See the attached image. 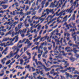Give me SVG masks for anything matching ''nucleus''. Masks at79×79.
Masks as SVG:
<instances>
[{"mask_svg": "<svg viewBox=\"0 0 79 79\" xmlns=\"http://www.w3.org/2000/svg\"><path fill=\"white\" fill-rule=\"evenodd\" d=\"M60 76L61 77V79H65V78L64 77L62 76L61 75H60Z\"/></svg>", "mask_w": 79, "mask_h": 79, "instance_id": "62", "label": "nucleus"}, {"mask_svg": "<svg viewBox=\"0 0 79 79\" xmlns=\"http://www.w3.org/2000/svg\"><path fill=\"white\" fill-rule=\"evenodd\" d=\"M4 28L5 27L2 26H1V27H0V35L1 34V32H1V31L3 32H6V29H4Z\"/></svg>", "mask_w": 79, "mask_h": 79, "instance_id": "6", "label": "nucleus"}, {"mask_svg": "<svg viewBox=\"0 0 79 79\" xmlns=\"http://www.w3.org/2000/svg\"><path fill=\"white\" fill-rule=\"evenodd\" d=\"M8 50V47H6L5 49V50L3 51L2 53V54H3V53H5V52H6V51Z\"/></svg>", "mask_w": 79, "mask_h": 79, "instance_id": "35", "label": "nucleus"}, {"mask_svg": "<svg viewBox=\"0 0 79 79\" xmlns=\"http://www.w3.org/2000/svg\"><path fill=\"white\" fill-rule=\"evenodd\" d=\"M68 17V15H66L64 17L63 19V20H64L65 21H66L67 20H68V19H67V17Z\"/></svg>", "mask_w": 79, "mask_h": 79, "instance_id": "29", "label": "nucleus"}, {"mask_svg": "<svg viewBox=\"0 0 79 79\" xmlns=\"http://www.w3.org/2000/svg\"><path fill=\"white\" fill-rule=\"evenodd\" d=\"M73 73L75 74H79V72H77V71L76 70H75L74 72Z\"/></svg>", "mask_w": 79, "mask_h": 79, "instance_id": "41", "label": "nucleus"}, {"mask_svg": "<svg viewBox=\"0 0 79 79\" xmlns=\"http://www.w3.org/2000/svg\"><path fill=\"white\" fill-rule=\"evenodd\" d=\"M65 74L66 75V76L67 77V78L69 77V74L67 72L65 73Z\"/></svg>", "mask_w": 79, "mask_h": 79, "instance_id": "60", "label": "nucleus"}, {"mask_svg": "<svg viewBox=\"0 0 79 79\" xmlns=\"http://www.w3.org/2000/svg\"><path fill=\"white\" fill-rule=\"evenodd\" d=\"M23 23H20L18 25V29H21V27H22V26L23 25Z\"/></svg>", "mask_w": 79, "mask_h": 79, "instance_id": "14", "label": "nucleus"}, {"mask_svg": "<svg viewBox=\"0 0 79 79\" xmlns=\"http://www.w3.org/2000/svg\"><path fill=\"white\" fill-rule=\"evenodd\" d=\"M2 7H3V9H6V8H7L8 6V5H2Z\"/></svg>", "mask_w": 79, "mask_h": 79, "instance_id": "26", "label": "nucleus"}, {"mask_svg": "<svg viewBox=\"0 0 79 79\" xmlns=\"http://www.w3.org/2000/svg\"><path fill=\"white\" fill-rule=\"evenodd\" d=\"M75 56L77 57V58H79V55L77 54H76Z\"/></svg>", "mask_w": 79, "mask_h": 79, "instance_id": "51", "label": "nucleus"}, {"mask_svg": "<svg viewBox=\"0 0 79 79\" xmlns=\"http://www.w3.org/2000/svg\"><path fill=\"white\" fill-rule=\"evenodd\" d=\"M33 61H35L36 65H38V62H37V59H35Z\"/></svg>", "mask_w": 79, "mask_h": 79, "instance_id": "39", "label": "nucleus"}, {"mask_svg": "<svg viewBox=\"0 0 79 79\" xmlns=\"http://www.w3.org/2000/svg\"><path fill=\"white\" fill-rule=\"evenodd\" d=\"M27 19H26L23 22L24 24H27Z\"/></svg>", "mask_w": 79, "mask_h": 79, "instance_id": "45", "label": "nucleus"}, {"mask_svg": "<svg viewBox=\"0 0 79 79\" xmlns=\"http://www.w3.org/2000/svg\"><path fill=\"white\" fill-rule=\"evenodd\" d=\"M45 0L41 2V5H42V8H44V5H45Z\"/></svg>", "mask_w": 79, "mask_h": 79, "instance_id": "16", "label": "nucleus"}, {"mask_svg": "<svg viewBox=\"0 0 79 79\" xmlns=\"http://www.w3.org/2000/svg\"><path fill=\"white\" fill-rule=\"evenodd\" d=\"M42 56V54H40L38 55V58L39 59V60H40L41 58L40 57Z\"/></svg>", "mask_w": 79, "mask_h": 79, "instance_id": "30", "label": "nucleus"}, {"mask_svg": "<svg viewBox=\"0 0 79 79\" xmlns=\"http://www.w3.org/2000/svg\"><path fill=\"white\" fill-rule=\"evenodd\" d=\"M18 22H15L12 25H11V26H12L13 28H14V27H15V26L16 24H18Z\"/></svg>", "mask_w": 79, "mask_h": 79, "instance_id": "20", "label": "nucleus"}, {"mask_svg": "<svg viewBox=\"0 0 79 79\" xmlns=\"http://www.w3.org/2000/svg\"><path fill=\"white\" fill-rule=\"evenodd\" d=\"M34 19H39V17H37L35 16H33L32 18V19H34Z\"/></svg>", "mask_w": 79, "mask_h": 79, "instance_id": "19", "label": "nucleus"}, {"mask_svg": "<svg viewBox=\"0 0 79 79\" xmlns=\"http://www.w3.org/2000/svg\"><path fill=\"white\" fill-rule=\"evenodd\" d=\"M30 42H31V41H29V39H27L26 40V41L25 42H24V44H29Z\"/></svg>", "mask_w": 79, "mask_h": 79, "instance_id": "18", "label": "nucleus"}, {"mask_svg": "<svg viewBox=\"0 0 79 79\" xmlns=\"http://www.w3.org/2000/svg\"><path fill=\"white\" fill-rule=\"evenodd\" d=\"M60 1L58 2L57 4L55 5V3L56 2V1H55L54 2V3H53V2L51 3L50 7H52V8H53L54 7L56 8V7H57V6H58V3Z\"/></svg>", "mask_w": 79, "mask_h": 79, "instance_id": "1", "label": "nucleus"}, {"mask_svg": "<svg viewBox=\"0 0 79 79\" xmlns=\"http://www.w3.org/2000/svg\"><path fill=\"white\" fill-rule=\"evenodd\" d=\"M11 41L10 42V44H9V45H13L14 44V43H12V42H13V41H12V40H10Z\"/></svg>", "mask_w": 79, "mask_h": 79, "instance_id": "37", "label": "nucleus"}, {"mask_svg": "<svg viewBox=\"0 0 79 79\" xmlns=\"http://www.w3.org/2000/svg\"><path fill=\"white\" fill-rule=\"evenodd\" d=\"M69 35H70V34L67 32V31H66V29H65V32L64 33V36L65 37L64 38L65 39V38H66V36H67V37H69Z\"/></svg>", "mask_w": 79, "mask_h": 79, "instance_id": "9", "label": "nucleus"}, {"mask_svg": "<svg viewBox=\"0 0 79 79\" xmlns=\"http://www.w3.org/2000/svg\"><path fill=\"white\" fill-rule=\"evenodd\" d=\"M42 37V36L41 35H39L37 37V38L39 40V39H40Z\"/></svg>", "mask_w": 79, "mask_h": 79, "instance_id": "59", "label": "nucleus"}, {"mask_svg": "<svg viewBox=\"0 0 79 79\" xmlns=\"http://www.w3.org/2000/svg\"><path fill=\"white\" fill-rule=\"evenodd\" d=\"M38 31H39L38 30L36 31V29H35L33 31V32H34L35 34H37V33L38 32Z\"/></svg>", "mask_w": 79, "mask_h": 79, "instance_id": "40", "label": "nucleus"}, {"mask_svg": "<svg viewBox=\"0 0 79 79\" xmlns=\"http://www.w3.org/2000/svg\"><path fill=\"white\" fill-rule=\"evenodd\" d=\"M15 32H18V31H19V29H18V27H16L15 29Z\"/></svg>", "mask_w": 79, "mask_h": 79, "instance_id": "44", "label": "nucleus"}, {"mask_svg": "<svg viewBox=\"0 0 79 79\" xmlns=\"http://www.w3.org/2000/svg\"><path fill=\"white\" fill-rule=\"evenodd\" d=\"M49 2H47L45 4V7H47L48 5Z\"/></svg>", "mask_w": 79, "mask_h": 79, "instance_id": "56", "label": "nucleus"}, {"mask_svg": "<svg viewBox=\"0 0 79 79\" xmlns=\"http://www.w3.org/2000/svg\"><path fill=\"white\" fill-rule=\"evenodd\" d=\"M26 53L27 55H28V56H31V53L29 52V51H26Z\"/></svg>", "mask_w": 79, "mask_h": 79, "instance_id": "34", "label": "nucleus"}, {"mask_svg": "<svg viewBox=\"0 0 79 79\" xmlns=\"http://www.w3.org/2000/svg\"><path fill=\"white\" fill-rule=\"evenodd\" d=\"M42 57H44L45 58H46L47 57V55H46L45 56V54H43L42 55Z\"/></svg>", "mask_w": 79, "mask_h": 79, "instance_id": "50", "label": "nucleus"}, {"mask_svg": "<svg viewBox=\"0 0 79 79\" xmlns=\"http://www.w3.org/2000/svg\"><path fill=\"white\" fill-rule=\"evenodd\" d=\"M76 47L77 48L78 50H79V47H78V45L73 44V47Z\"/></svg>", "mask_w": 79, "mask_h": 79, "instance_id": "31", "label": "nucleus"}, {"mask_svg": "<svg viewBox=\"0 0 79 79\" xmlns=\"http://www.w3.org/2000/svg\"><path fill=\"white\" fill-rule=\"evenodd\" d=\"M38 53H41V54H42V53H43V50H40V48H39L38 49Z\"/></svg>", "mask_w": 79, "mask_h": 79, "instance_id": "28", "label": "nucleus"}, {"mask_svg": "<svg viewBox=\"0 0 79 79\" xmlns=\"http://www.w3.org/2000/svg\"><path fill=\"white\" fill-rule=\"evenodd\" d=\"M19 31L18 32H16V33H15V32L13 31L12 33V37H14L15 36V35H19Z\"/></svg>", "mask_w": 79, "mask_h": 79, "instance_id": "7", "label": "nucleus"}, {"mask_svg": "<svg viewBox=\"0 0 79 79\" xmlns=\"http://www.w3.org/2000/svg\"><path fill=\"white\" fill-rule=\"evenodd\" d=\"M18 16H15V20H18Z\"/></svg>", "mask_w": 79, "mask_h": 79, "instance_id": "63", "label": "nucleus"}, {"mask_svg": "<svg viewBox=\"0 0 79 79\" xmlns=\"http://www.w3.org/2000/svg\"><path fill=\"white\" fill-rule=\"evenodd\" d=\"M67 71V70L65 69V70H61L60 71V73H64V72H66V71Z\"/></svg>", "mask_w": 79, "mask_h": 79, "instance_id": "42", "label": "nucleus"}, {"mask_svg": "<svg viewBox=\"0 0 79 79\" xmlns=\"http://www.w3.org/2000/svg\"><path fill=\"white\" fill-rule=\"evenodd\" d=\"M19 33H20V34H21L23 32V30L22 31V30H19Z\"/></svg>", "mask_w": 79, "mask_h": 79, "instance_id": "52", "label": "nucleus"}, {"mask_svg": "<svg viewBox=\"0 0 79 79\" xmlns=\"http://www.w3.org/2000/svg\"><path fill=\"white\" fill-rule=\"evenodd\" d=\"M69 58V60H70L72 61H74V60H75V58L73 57H72L70 58Z\"/></svg>", "mask_w": 79, "mask_h": 79, "instance_id": "25", "label": "nucleus"}, {"mask_svg": "<svg viewBox=\"0 0 79 79\" xmlns=\"http://www.w3.org/2000/svg\"><path fill=\"white\" fill-rule=\"evenodd\" d=\"M58 32V29H56V30L54 31H52V34H53V33H54V32Z\"/></svg>", "mask_w": 79, "mask_h": 79, "instance_id": "38", "label": "nucleus"}, {"mask_svg": "<svg viewBox=\"0 0 79 79\" xmlns=\"http://www.w3.org/2000/svg\"><path fill=\"white\" fill-rule=\"evenodd\" d=\"M63 13H64V10H62L59 14H57V16H60V15H62V14H63Z\"/></svg>", "mask_w": 79, "mask_h": 79, "instance_id": "27", "label": "nucleus"}, {"mask_svg": "<svg viewBox=\"0 0 79 79\" xmlns=\"http://www.w3.org/2000/svg\"><path fill=\"white\" fill-rule=\"evenodd\" d=\"M32 13L31 11H30L29 12L28 11L27 12H26L25 13H23V15H26L27 16H28L29 15H30V14H31V13Z\"/></svg>", "mask_w": 79, "mask_h": 79, "instance_id": "12", "label": "nucleus"}, {"mask_svg": "<svg viewBox=\"0 0 79 79\" xmlns=\"http://www.w3.org/2000/svg\"><path fill=\"white\" fill-rule=\"evenodd\" d=\"M29 62V60H28V61L25 62L24 64V65H26V64H27V63H28Z\"/></svg>", "mask_w": 79, "mask_h": 79, "instance_id": "55", "label": "nucleus"}, {"mask_svg": "<svg viewBox=\"0 0 79 79\" xmlns=\"http://www.w3.org/2000/svg\"><path fill=\"white\" fill-rule=\"evenodd\" d=\"M73 6H72L69 9H68V13H69L70 14L71 13L72 11L74 10V9L76 8V7H74V9H73Z\"/></svg>", "mask_w": 79, "mask_h": 79, "instance_id": "5", "label": "nucleus"}, {"mask_svg": "<svg viewBox=\"0 0 79 79\" xmlns=\"http://www.w3.org/2000/svg\"><path fill=\"white\" fill-rule=\"evenodd\" d=\"M48 45H50L51 47H48V49L49 50H51L52 49V45L50 44H48Z\"/></svg>", "mask_w": 79, "mask_h": 79, "instance_id": "46", "label": "nucleus"}, {"mask_svg": "<svg viewBox=\"0 0 79 79\" xmlns=\"http://www.w3.org/2000/svg\"><path fill=\"white\" fill-rule=\"evenodd\" d=\"M63 4V2H62V1H61L60 2V3L59 4V7L60 8L61 7V5Z\"/></svg>", "mask_w": 79, "mask_h": 79, "instance_id": "48", "label": "nucleus"}, {"mask_svg": "<svg viewBox=\"0 0 79 79\" xmlns=\"http://www.w3.org/2000/svg\"><path fill=\"white\" fill-rule=\"evenodd\" d=\"M11 62V60H9L6 63V65H8Z\"/></svg>", "mask_w": 79, "mask_h": 79, "instance_id": "43", "label": "nucleus"}, {"mask_svg": "<svg viewBox=\"0 0 79 79\" xmlns=\"http://www.w3.org/2000/svg\"><path fill=\"white\" fill-rule=\"evenodd\" d=\"M39 24H38V25H36V27H35V28H36V27H38L37 29L38 30L40 29V27H41V26H42V25H39Z\"/></svg>", "mask_w": 79, "mask_h": 79, "instance_id": "17", "label": "nucleus"}, {"mask_svg": "<svg viewBox=\"0 0 79 79\" xmlns=\"http://www.w3.org/2000/svg\"><path fill=\"white\" fill-rule=\"evenodd\" d=\"M47 15V14L46 13L44 14V12H43L42 13V16H41V17L39 18V19H40V18H41L44 17V16H45V15Z\"/></svg>", "mask_w": 79, "mask_h": 79, "instance_id": "23", "label": "nucleus"}, {"mask_svg": "<svg viewBox=\"0 0 79 79\" xmlns=\"http://www.w3.org/2000/svg\"><path fill=\"white\" fill-rule=\"evenodd\" d=\"M19 49H17L16 50V52H15L14 53H13V52L12 51H11L10 52V54H9V55H10V58H11V57H13V56H14V55H17V54H18V52H19Z\"/></svg>", "mask_w": 79, "mask_h": 79, "instance_id": "2", "label": "nucleus"}, {"mask_svg": "<svg viewBox=\"0 0 79 79\" xmlns=\"http://www.w3.org/2000/svg\"><path fill=\"white\" fill-rule=\"evenodd\" d=\"M56 17H55V18L52 19V20L50 21V22H48V23H47L46 25H45V27L46 29H48V26H47V24H49L50 23H52L53 21H55V20L56 19Z\"/></svg>", "mask_w": 79, "mask_h": 79, "instance_id": "4", "label": "nucleus"}, {"mask_svg": "<svg viewBox=\"0 0 79 79\" xmlns=\"http://www.w3.org/2000/svg\"><path fill=\"white\" fill-rule=\"evenodd\" d=\"M48 77L49 78H51V79H53V77H52V76H50V75H49L48 76Z\"/></svg>", "mask_w": 79, "mask_h": 79, "instance_id": "61", "label": "nucleus"}, {"mask_svg": "<svg viewBox=\"0 0 79 79\" xmlns=\"http://www.w3.org/2000/svg\"><path fill=\"white\" fill-rule=\"evenodd\" d=\"M9 0H4V1H0V6L1 5H2V4H5V3H6L8 2V1Z\"/></svg>", "mask_w": 79, "mask_h": 79, "instance_id": "8", "label": "nucleus"}, {"mask_svg": "<svg viewBox=\"0 0 79 79\" xmlns=\"http://www.w3.org/2000/svg\"><path fill=\"white\" fill-rule=\"evenodd\" d=\"M73 51L74 53H76V51L77 50H76V48H73Z\"/></svg>", "mask_w": 79, "mask_h": 79, "instance_id": "58", "label": "nucleus"}, {"mask_svg": "<svg viewBox=\"0 0 79 79\" xmlns=\"http://www.w3.org/2000/svg\"><path fill=\"white\" fill-rule=\"evenodd\" d=\"M9 40H12V41H14V40H15V38H13L12 39V38L10 39L9 37L3 39L2 41L6 42V41H8Z\"/></svg>", "mask_w": 79, "mask_h": 79, "instance_id": "3", "label": "nucleus"}, {"mask_svg": "<svg viewBox=\"0 0 79 79\" xmlns=\"http://www.w3.org/2000/svg\"><path fill=\"white\" fill-rule=\"evenodd\" d=\"M38 39L37 38H35L33 40V42H37L38 41Z\"/></svg>", "mask_w": 79, "mask_h": 79, "instance_id": "47", "label": "nucleus"}, {"mask_svg": "<svg viewBox=\"0 0 79 79\" xmlns=\"http://www.w3.org/2000/svg\"><path fill=\"white\" fill-rule=\"evenodd\" d=\"M12 31H13V30H10V31H9V32H8V33H7L5 35V36H6L7 35H9V34H10V35H11V32H12Z\"/></svg>", "mask_w": 79, "mask_h": 79, "instance_id": "21", "label": "nucleus"}, {"mask_svg": "<svg viewBox=\"0 0 79 79\" xmlns=\"http://www.w3.org/2000/svg\"><path fill=\"white\" fill-rule=\"evenodd\" d=\"M24 62V60H23V59H21L20 60V64H23V63Z\"/></svg>", "mask_w": 79, "mask_h": 79, "instance_id": "36", "label": "nucleus"}, {"mask_svg": "<svg viewBox=\"0 0 79 79\" xmlns=\"http://www.w3.org/2000/svg\"><path fill=\"white\" fill-rule=\"evenodd\" d=\"M23 52H22L20 55H18L17 56V58H19L20 57H21V55H22L23 54Z\"/></svg>", "mask_w": 79, "mask_h": 79, "instance_id": "53", "label": "nucleus"}, {"mask_svg": "<svg viewBox=\"0 0 79 79\" xmlns=\"http://www.w3.org/2000/svg\"><path fill=\"white\" fill-rule=\"evenodd\" d=\"M37 78L38 79H42V77H40V76H39L37 77Z\"/></svg>", "mask_w": 79, "mask_h": 79, "instance_id": "64", "label": "nucleus"}, {"mask_svg": "<svg viewBox=\"0 0 79 79\" xmlns=\"http://www.w3.org/2000/svg\"><path fill=\"white\" fill-rule=\"evenodd\" d=\"M64 63H65V66L64 67V68H66V67L69 66V64L68 63V62L67 61H65Z\"/></svg>", "mask_w": 79, "mask_h": 79, "instance_id": "24", "label": "nucleus"}, {"mask_svg": "<svg viewBox=\"0 0 79 79\" xmlns=\"http://www.w3.org/2000/svg\"><path fill=\"white\" fill-rule=\"evenodd\" d=\"M19 43L17 44V48H21L22 46H23V44H20V45Z\"/></svg>", "mask_w": 79, "mask_h": 79, "instance_id": "22", "label": "nucleus"}, {"mask_svg": "<svg viewBox=\"0 0 79 79\" xmlns=\"http://www.w3.org/2000/svg\"><path fill=\"white\" fill-rule=\"evenodd\" d=\"M75 17H76V15L74 14L73 15V17H71V19L69 20V21H70L71 20V21H74V20H75Z\"/></svg>", "mask_w": 79, "mask_h": 79, "instance_id": "11", "label": "nucleus"}, {"mask_svg": "<svg viewBox=\"0 0 79 79\" xmlns=\"http://www.w3.org/2000/svg\"><path fill=\"white\" fill-rule=\"evenodd\" d=\"M54 16H55V15H54L53 16H52V15H49L48 17H47V19H46V20H47V19H48V18H49L50 19H50H51L52 18H53L54 17Z\"/></svg>", "mask_w": 79, "mask_h": 79, "instance_id": "15", "label": "nucleus"}, {"mask_svg": "<svg viewBox=\"0 0 79 79\" xmlns=\"http://www.w3.org/2000/svg\"><path fill=\"white\" fill-rule=\"evenodd\" d=\"M42 66L43 67V68L44 69H45L46 71H50L51 69L50 68H47L45 65H43Z\"/></svg>", "mask_w": 79, "mask_h": 79, "instance_id": "10", "label": "nucleus"}, {"mask_svg": "<svg viewBox=\"0 0 79 79\" xmlns=\"http://www.w3.org/2000/svg\"><path fill=\"white\" fill-rule=\"evenodd\" d=\"M13 39H15L14 43H16V42H17L18 41L19 37H18V35H17L15 37V38H13Z\"/></svg>", "mask_w": 79, "mask_h": 79, "instance_id": "13", "label": "nucleus"}, {"mask_svg": "<svg viewBox=\"0 0 79 79\" xmlns=\"http://www.w3.org/2000/svg\"><path fill=\"white\" fill-rule=\"evenodd\" d=\"M53 64H59V63H58L57 62L54 61L52 63Z\"/></svg>", "mask_w": 79, "mask_h": 79, "instance_id": "57", "label": "nucleus"}, {"mask_svg": "<svg viewBox=\"0 0 79 79\" xmlns=\"http://www.w3.org/2000/svg\"><path fill=\"white\" fill-rule=\"evenodd\" d=\"M39 19H40V21H41V23H42L43 21H44L45 20V18H41H41L40 19H39Z\"/></svg>", "mask_w": 79, "mask_h": 79, "instance_id": "33", "label": "nucleus"}, {"mask_svg": "<svg viewBox=\"0 0 79 79\" xmlns=\"http://www.w3.org/2000/svg\"><path fill=\"white\" fill-rule=\"evenodd\" d=\"M29 56V57L28 59H26L25 60V61H27V60H29V59H31V56Z\"/></svg>", "mask_w": 79, "mask_h": 79, "instance_id": "54", "label": "nucleus"}, {"mask_svg": "<svg viewBox=\"0 0 79 79\" xmlns=\"http://www.w3.org/2000/svg\"><path fill=\"white\" fill-rule=\"evenodd\" d=\"M69 27H73L72 26H71V25L70 24H69V25H67L66 26V27L68 28V29H69Z\"/></svg>", "mask_w": 79, "mask_h": 79, "instance_id": "32", "label": "nucleus"}, {"mask_svg": "<svg viewBox=\"0 0 79 79\" xmlns=\"http://www.w3.org/2000/svg\"><path fill=\"white\" fill-rule=\"evenodd\" d=\"M54 69H52V70H51V72H50V73L51 74H53L54 73Z\"/></svg>", "mask_w": 79, "mask_h": 79, "instance_id": "49", "label": "nucleus"}]
</instances>
